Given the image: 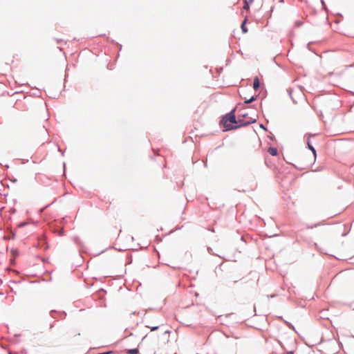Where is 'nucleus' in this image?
Here are the masks:
<instances>
[{
  "label": "nucleus",
  "mask_w": 354,
  "mask_h": 354,
  "mask_svg": "<svg viewBox=\"0 0 354 354\" xmlns=\"http://www.w3.org/2000/svg\"><path fill=\"white\" fill-rule=\"evenodd\" d=\"M222 123L225 127V131H229L236 129L239 127L248 125L249 124L256 122V118H250L246 121H241L236 120L234 111H231L230 113L225 115L222 119Z\"/></svg>",
  "instance_id": "nucleus-1"
},
{
  "label": "nucleus",
  "mask_w": 354,
  "mask_h": 354,
  "mask_svg": "<svg viewBox=\"0 0 354 354\" xmlns=\"http://www.w3.org/2000/svg\"><path fill=\"white\" fill-rule=\"evenodd\" d=\"M260 86L259 80L258 77L254 78L253 88L254 90H257Z\"/></svg>",
  "instance_id": "nucleus-2"
},
{
  "label": "nucleus",
  "mask_w": 354,
  "mask_h": 354,
  "mask_svg": "<svg viewBox=\"0 0 354 354\" xmlns=\"http://www.w3.org/2000/svg\"><path fill=\"white\" fill-rule=\"evenodd\" d=\"M268 152L271 155V156H277V149L276 148H274V147H270L268 150Z\"/></svg>",
  "instance_id": "nucleus-3"
},
{
  "label": "nucleus",
  "mask_w": 354,
  "mask_h": 354,
  "mask_svg": "<svg viewBox=\"0 0 354 354\" xmlns=\"http://www.w3.org/2000/svg\"><path fill=\"white\" fill-rule=\"evenodd\" d=\"M127 354H138L139 350L138 348L129 349L126 351Z\"/></svg>",
  "instance_id": "nucleus-4"
},
{
  "label": "nucleus",
  "mask_w": 354,
  "mask_h": 354,
  "mask_svg": "<svg viewBox=\"0 0 354 354\" xmlns=\"http://www.w3.org/2000/svg\"><path fill=\"white\" fill-rule=\"evenodd\" d=\"M246 22L247 19H245L241 24V29L243 33H246L248 32V28L245 27Z\"/></svg>",
  "instance_id": "nucleus-5"
},
{
  "label": "nucleus",
  "mask_w": 354,
  "mask_h": 354,
  "mask_svg": "<svg viewBox=\"0 0 354 354\" xmlns=\"http://www.w3.org/2000/svg\"><path fill=\"white\" fill-rule=\"evenodd\" d=\"M308 145L309 149L313 152L314 156H316V151L315 149L312 146H310L309 143H308Z\"/></svg>",
  "instance_id": "nucleus-6"
},
{
  "label": "nucleus",
  "mask_w": 354,
  "mask_h": 354,
  "mask_svg": "<svg viewBox=\"0 0 354 354\" xmlns=\"http://www.w3.org/2000/svg\"><path fill=\"white\" fill-rule=\"evenodd\" d=\"M255 100V98L254 97H252L251 98H250L249 100H246L245 101V103L248 104V103H250L252 102H253L254 100Z\"/></svg>",
  "instance_id": "nucleus-7"
},
{
  "label": "nucleus",
  "mask_w": 354,
  "mask_h": 354,
  "mask_svg": "<svg viewBox=\"0 0 354 354\" xmlns=\"http://www.w3.org/2000/svg\"><path fill=\"white\" fill-rule=\"evenodd\" d=\"M243 9L248 10L249 9V5L246 0H245V4L243 6Z\"/></svg>",
  "instance_id": "nucleus-8"
},
{
  "label": "nucleus",
  "mask_w": 354,
  "mask_h": 354,
  "mask_svg": "<svg viewBox=\"0 0 354 354\" xmlns=\"http://www.w3.org/2000/svg\"><path fill=\"white\" fill-rule=\"evenodd\" d=\"M147 327L150 328L151 331L156 330H157L158 328V326H147Z\"/></svg>",
  "instance_id": "nucleus-9"
},
{
  "label": "nucleus",
  "mask_w": 354,
  "mask_h": 354,
  "mask_svg": "<svg viewBox=\"0 0 354 354\" xmlns=\"http://www.w3.org/2000/svg\"><path fill=\"white\" fill-rule=\"evenodd\" d=\"M110 352H106V353H100V354H109Z\"/></svg>",
  "instance_id": "nucleus-10"
},
{
  "label": "nucleus",
  "mask_w": 354,
  "mask_h": 354,
  "mask_svg": "<svg viewBox=\"0 0 354 354\" xmlns=\"http://www.w3.org/2000/svg\"><path fill=\"white\" fill-rule=\"evenodd\" d=\"M243 117H244V118L247 117V114L246 113L243 114Z\"/></svg>",
  "instance_id": "nucleus-11"
},
{
  "label": "nucleus",
  "mask_w": 354,
  "mask_h": 354,
  "mask_svg": "<svg viewBox=\"0 0 354 354\" xmlns=\"http://www.w3.org/2000/svg\"><path fill=\"white\" fill-rule=\"evenodd\" d=\"M9 354H17V353H13L9 352Z\"/></svg>",
  "instance_id": "nucleus-12"
}]
</instances>
